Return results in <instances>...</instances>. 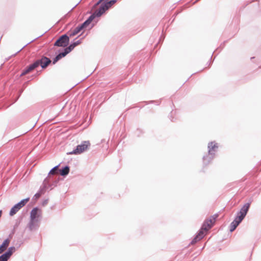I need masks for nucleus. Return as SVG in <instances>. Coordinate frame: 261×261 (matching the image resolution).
<instances>
[{"instance_id":"obj_1","label":"nucleus","mask_w":261,"mask_h":261,"mask_svg":"<svg viewBox=\"0 0 261 261\" xmlns=\"http://www.w3.org/2000/svg\"><path fill=\"white\" fill-rule=\"evenodd\" d=\"M251 204V202L245 203L241 208L240 212L238 213L237 217L230 224V231H233L235 230L237 227L244 219L246 215Z\"/></svg>"},{"instance_id":"obj_2","label":"nucleus","mask_w":261,"mask_h":261,"mask_svg":"<svg viewBox=\"0 0 261 261\" xmlns=\"http://www.w3.org/2000/svg\"><path fill=\"white\" fill-rule=\"evenodd\" d=\"M50 62L51 61L49 58L45 57H42L40 60H37L35 62L30 65L25 69H24L21 74V76L28 74L37 67L39 65L41 66L42 68H45L50 63Z\"/></svg>"},{"instance_id":"obj_3","label":"nucleus","mask_w":261,"mask_h":261,"mask_svg":"<svg viewBox=\"0 0 261 261\" xmlns=\"http://www.w3.org/2000/svg\"><path fill=\"white\" fill-rule=\"evenodd\" d=\"M94 18V16L91 15L90 17L85 21L83 24L77 26L74 29L69 31L67 34L69 37H74V36L78 34L82 30L86 28L92 21Z\"/></svg>"},{"instance_id":"obj_4","label":"nucleus","mask_w":261,"mask_h":261,"mask_svg":"<svg viewBox=\"0 0 261 261\" xmlns=\"http://www.w3.org/2000/svg\"><path fill=\"white\" fill-rule=\"evenodd\" d=\"M30 198H27L26 199L22 200L17 204H15L10 210V215L12 216L14 215L21 207L24 206L26 203L29 201Z\"/></svg>"},{"instance_id":"obj_5","label":"nucleus","mask_w":261,"mask_h":261,"mask_svg":"<svg viewBox=\"0 0 261 261\" xmlns=\"http://www.w3.org/2000/svg\"><path fill=\"white\" fill-rule=\"evenodd\" d=\"M90 145V143L89 141H84L81 144L77 146L76 148L69 154H80L86 150Z\"/></svg>"},{"instance_id":"obj_6","label":"nucleus","mask_w":261,"mask_h":261,"mask_svg":"<svg viewBox=\"0 0 261 261\" xmlns=\"http://www.w3.org/2000/svg\"><path fill=\"white\" fill-rule=\"evenodd\" d=\"M69 37L68 35H64L61 36L55 43V46L65 47L66 46L69 41Z\"/></svg>"},{"instance_id":"obj_7","label":"nucleus","mask_w":261,"mask_h":261,"mask_svg":"<svg viewBox=\"0 0 261 261\" xmlns=\"http://www.w3.org/2000/svg\"><path fill=\"white\" fill-rule=\"evenodd\" d=\"M217 217L218 215H215L210 219L206 220L202 225L203 229H205V231L209 230L215 223V220Z\"/></svg>"},{"instance_id":"obj_8","label":"nucleus","mask_w":261,"mask_h":261,"mask_svg":"<svg viewBox=\"0 0 261 261\" xmlns=\"http://www.w3.org/2000/svg\"><path fill=\"white\" fill-rule=\"evenodd\" d=\"M42 214L41 210L38 208V207H35L33 208V210L31 212L30 214V218H31V223H33L35 221H36V219L41 216Z\"/></svg>"},{"instance_id":"obj_9","label":"nucleus","mask_w":261,"mask_h":261,"mask_svg":"<svg viewBox=\"0 0 261 261\" xmlns=\"http://www.w3.org/2000/svg\"><path fill=\"white\" fill-rule=\"evenodd\" d=\"M15 251V248L14 247H10L7 252L0 256V261H7Z\"/></svg>"},{"instance_id":"obj_10","label":"nucleus","mask_w":261,"mask_h":261,"mask_svg":"<svg viewBox=\"0 0 261 261\" xmlns=\"http://www.w3.org/2000/svg\"><path fill=\"white\" fill-rule=\"evenodd\" d=\"M206 231H205V229H203V227L202 226L201 229L198 232V234L193 239V240L192 242V243L194 244L196 243L197 241L200 240L204 236L205 233Z\"/></svg>"},{"instance_id":"obj_11","label":"nucleus","mask_w":261,"mask_h":261,"mask_svg":"<svg viewBox=\"0 0 261 261\" xmlns=\"http://www.w3.org/2000/svg\"><path fill=\"white\" fill-rule=\"evenodd\" d=\"M108 9V7L106 6L105 4L102 5L95 12L94 15L98 17L100 16Z\"/></svg>"},{"instance_id":"obj_12","label":"nucleus","mask_w":261,"mask_h":261,"mask_svg":"<svg viewBox=\"0 0 261 261\" xmlns=\"http://www.w3.org/2000/svg\"><path fill=\"white\" fill-rule=\"evenodd\" d=\"M208 147L209 148V154L211 155L214 154V152L216 151V148H218L217 145L214 142H211L209 143ZM211 158H213V155H212Z\"/></svg>"},{"instance_id":"obj_13","label":"nucleus","mask_w":261,"mask_h":261,"mask_svg":"<svg viewBox=\"0 0 261 261\" xmlns=\"http://www.w3.org/2000/svg\"><path fill=\"white\" fill-rule=\"evenodd\" d=\"M10 242V239H7L0 246V254L2 253L8 247Z\"/></svg>"},{"instance_id":"obj_14","label":"nucleus","mask_w":261,"mask_h":261,"mask_svg":"<svg viewBox=\"0 0 261 261\" xmlns=\"http://www.w3.org/2000/svg\"><path fill=\"white\" fill-rule=\"evenodd\" d=\"M69 53L65 49V51L63 53L59 54L58 56L56 57L53 60V64H55L58 61L65 57L67 54Z\"/></svg>"},{"instance_id":"obj_15","label":"nucleus","mask_w":261,"mask_h":261,"mask_svg":"<svg viewBox=\"0 0 261 261\" xmlns=\"http://www.w3.org/2000/svg\"><path fill=\"white\" fill-rule=\"evenodd\" d=\"M69 53L65 49V51L63 53L59 54L58 56L56 57L53 60V64H55L58 61L65 57L67 54Z\"/></svg>"},{"instance_id":"obj_16","label":"nucleus","mask_w":261,"mask_h":261,"mask_svg":"<svg viewBox=\"0 0 261 261\" xmlns=\"http://www.w3.org/2000/svg\"><path fill=\"white\" fill-rule=\"evenodd\" d=\"M60 174L61 175H66L68 174L69 172V168L68 166H66L64 169L60 171Z\"/></svg>"},{"instance_id":"obj_17","label":"nucleus","mask_w":261,"mask_h":261,"mask_svg":"<svg viewBox=\"0 0 261 261\" xmlns=\"http://www.w3.org/2000/svg\"><path fill=\"white\" fill-rule=\"evenodd\" d=\"M76 46H77L75 42L71 44L69 47L66 48V50L69 53Z\"/></svg>"},{"instance_id":"obj_18","label":"nucleus","mask_w":261,"mask_h":261,"mask_svg":"<svg viewBox=\"0 0 261 261\" xmlns=\"http://www.w3.org/2000/svg\"><path fill=\"white\" fill-rule=\"evenodd\" d=\"M58 166H57L53 168L49 172V174L51 175H55L57 173V171L58 170Z\"/></svg>"},{"instance_id":"obj_19","label":"nucleus","mask_w":261,"mask_h":261,"mask_svg":"<svg viewBox=\"0 0 261 261\" xmlns=\"http://www.w3.org/2000/svg\"><path fill=\"white\" fill-rule=\"evenodd\" d=\"M116 0H112V1H110V2H109L108 3H106L105 5H106V6L108 7V8L109 9L113 5H114L116 3Z\"/></svg>"},{"instance_id":"obj_20","label":"nucleus","mask_w":261,"mask_h":261,"mask_svg":"<svg viewBox=\"0 0 261 261\" xmlns=\"http://www.w3.org/2000/svg\"><path fill=\"white\" fill-rule=\"evenodd\" d=\"M41 196V194L40 193H36L34 197H35L36 199H38Z\"/></svg>"},{"instance_id":"obj_21","label":"nucleus","mask_w":261,"mask_h":261,"mask_svg":"<svg viewBox=\"0 0 261 261\" xmlns=\"http://www.w3.org/2000/svg\"><path fill=\"white\" fill-rule=\"evenodd\" d=\"M75 42L76 43L77 45L80 44L81 43V41H80V40H78V41H76Z\"/></svg>"}]
</instances>
